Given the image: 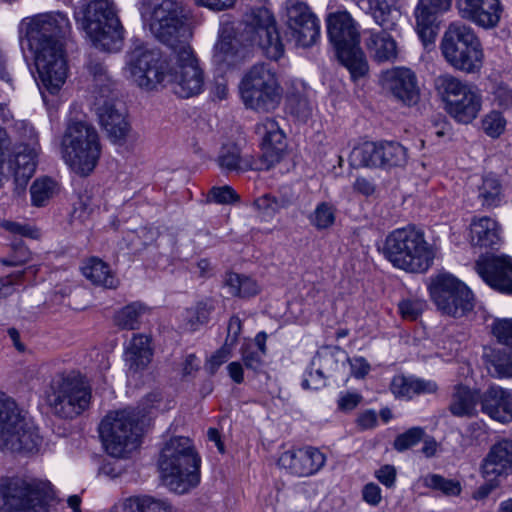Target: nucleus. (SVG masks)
Segmentation results:
<instances>
[{
  "instance_id": "obj_60",
  "label": "nucleus",
  "mask_w": 512,
  "mask_h": 512,
  "mask_svg": "<svg viewBox=\"0 0 512 512\" xmlns=\"http://www.w3.org/2000/svg\"><path fill=\"white\" fill-rule=\"evenodd\" d=\"M229 345L228 343H224V345L207 360L205 368L209 373L214 374L218 368L231 357L233 347Z\"/></svg>"
},
{
  "instance_id": "obj_10",
  "label": "nucleus",
  "mask_w": 512,
  "mask_h": 512,
  "mask_svg": "<svg viewBox=\"0 0 512 512\" xmlns=\"http://www.w3.org/2000/svg\"><path fill=\"white\" fill-rule=\"evenodd\" d=\"M146 424L145 414L127 408L109 412L101 421L99 433L108 454L125 457L138 447Z\"/></svg>"
},
{
  "instance_id": "obj_9",
  "label": "nucleus",
  "mask_w": 512,
  "mask_h": 512,
  "mask_svg": "<svg viewBox=\"0 0 512 512\" xmlns=\"http://www.w3.org/2000/svg\"><path fill=\"white\" fill-rule=\"evenodd\" d=\"M328 36L336 49L340 62L351 78L357 80L368 73L369 66L360 48L359 25L348 11H337L327 18Z\"/></svg>"
},
{
  "instance_id": "obj_64",
  "label": "nucleus",
  "mask_w": 512,
  "mask_h": 512,
  "mask_svg": "<svg viewBox=\"0 0 512 512\" xmlns=\"http://www.w3.org/2000/svg\"><path fill=\"white\" fill-rule=\"evenodd\" d=\"M486 482L480 485L472 494L476 501L485 500L495 489L500 486V479L497 477L484 478Z\"/></svg>"
},
{
  "instance_id": "obj_42",
  "label": "nucleus",
  "mask_w": 512,
  "mask_h": 512,
  "mask_svg": "<svg viewBox=\"0 0 512 512\" xmlns=\"http://www.w3.org/2000/svg\"><path fill=\"white\" fill-rule=\"evenodd\" d=\"M236 52L233 37L228 27L221 28L218 40L213 48V61L215 64L232 65L235 62Z\"/></svg>"
},
{
  "instance_id": "obj_59",
  "label": "nucleus",
  "mask_w": 512,
  "mask_h": 512,
  "mask_svg": "<svg viewBox=\"0 0 512 512\" xmlns=\"http://www.w3.org/2000/svg\"><path fill=\"white\" fill-rule=\"evenodd\" d=\"M241 355L246 368L252 369L254 371H257L261 368L263 364V358L265 356V354L259 350H256L255 346H253L251 343L245 345L242 348Z\"/></svg>"
},
{
  "instance_id": "obj_48",
  "label": "nucleus",
  "mask_w": 512,
  "mask_h": 512,
  "mask_svg": "<svg viewBox=\"0 0 512 512\" xmlns=\"http://www.w3.org/2000/svg\"><path fill=\"white\" fill-rule=\"evenodd\" d=\"M146 307L139 303H131L120 309L114 318L115 324L122 329L134 330L139 327L140 318L145 313Z\"/></svg>"
},
{
  "instance_id": "obj_58",
  "label": "nucleus",
  "mask_w": 512,
  "mask_h": 512,
  "mask_svg": "<svg viewBox=\"0 0 512 512\" xmlns=\"http://www.w3.org/2000/svg\"><path fill=\"white\" fill-rule=\"evenodd\" d=\"M492 333L499 343L512 347V319L495 320Z\"/></svg>"
},
{
  "instance_id": "obj_17",
  "label": "nucleus",
  "mask_w": 512,
  "mask_h": 512,
  "mask_svg": "<svg viewBox=\"0 0 512 512\" xmlns=\"http://www.w3.org/2000/svg\"><path fill=\"white\" fill-rule=\"evenodd\" d=\"M243 38L252 45L259 46L265 55L273 60L284 52L272 13L264 7L251 9L244 16Z\"/></svg>"
},
{
  "instance_id": "obj_36",
  "label": "nucleus",
  "mask_w": 512,
  "mask_h": 512,
  "mask_svg": "<svg viewBox=\"0 0 512 512\" xmlns=\"http://www.w3.org/2000/svg\"><path fill=\"white\" fill-rule=\"evenodd\" d=\"M218 164L222 170L246 172L248 170H265L260 161L251 155H241L240 149L234 145H224L218 155Z\"/></svg>"
},
{
  "instance_id": "obj_50",
  "label": "nucleus",
  "mask_w": 512,
  "mask_h": 512,
  "mask_svg": "<svg viewBox=\"0 0 512 512\" xmlns=\"http://www.w3.org/2000/svg\"><path fill=\"white\" fill-rule=\"evenodd\" d=\"M423 482L426 487L438 490L449 497L459 496L462 492V485L458 480L447 479L439 474H429Z\"/></svg>"
},
{
  "instance_id": "obj_2",
  "label": "nucleus",
  "mask_w": 512,
  "mask_h": 512,
  "mask_svg": "<svg viewBox=\"0 0 512 512\" xmlns=\"http://www.w3.org/2000/svg\"><path fill=\"white\" fill-rule=\"evenodd\" d=\"M126 71L140 88L152 90L160 84L183 99L200 95L205 87L204 67L187 42L172 49L165 67L158 52L136 47L127 56Z\"/></svg>"
},
{
  "instance_id": "obj_53",
  "label": "nucleus",
  "mask_w": 512,
  "mask_h": 512,
  "mask_svg": "<svg viewBox=\"0 0 512 512\" xmlns=\"http://www.w3.org/2000/svg\"><path fill=\"white\" fill-rule=\"evenodd\" d=\"M507 121L499 111H491L482 119V128L491 138H498L506 129Z\"/></svg>"
},
{
  "instance_id": "obj_29",
  "label": "nucleus",
  "mask_w": 512,
  "mask_h": 512,
  "mask_svg": "<svg viewBox=\"0 0 512 512\" xmlns=\"http://www.w3.org/2000/svg\"><path fill=\"white\" fill-rule=\"evenodd\" d=\"M364 45L369 56L378 63L394 62L398 58V44L386 29L364 32Z\"/></svg>"
},
{
  "instance_id": "obj_4",
  "label": "nucleus",
  "mask_w": 512,
  "mask_h": 512,
  "mask_svg": "<svg viewBox=\"0 0 512 512\" xmlns=\"http://www.w3.org/2000/svg\"><path fill=\"white\" fill-rule=\"evenodd\" d=\"M92 93L99 123L113 145L124 146L134 140V133L124 109L118 108L113 98V82L106 67L100 62H90Z\"/></svg>"
},
{
  "instance_id": "obj_39",
  "label": "nucleus",
  "mask_w": 512,
  "mask_h": 512,
  "mask_svg": "<svg viewBox=\"0 0 512 512\" xmlns=\"http://www.w3.org/2000/svg\"><path fill=\"white\" fill-rule=\"evenodd\" d=\"M349 163L354 168L381 167L379 143L366 141L356 145L350 152Z\"/></svg>"
},
{
  "instance_id": "obj_5",
  "label": "nucleus",
  "mask_w": 512,
  "mask_h": 512,
  "mask_svg": "<svg viewBox=\"0 0 512 512\" xmlns=\"http://www.w3.org/2000/svg\"><path fill=\"white\" fill-rule=\"evenodd\" d=\"M75 19L97 49L107 52L121 49L124 28L113 0H84L75 11Z\"/></svg>"
},
{
  "instance_id": "obj_11",
  "label": "nucleus",
  "mask_w": 512,
  "mask_h": 512,
  "mask_svg": "<svg viewBox=\"0 0 512 512\" xmlns=\"http://www.w3.org/2000/svg\"><path fill=\"white\" fill-rule=\"evenodd\" d=\"M41 443L37 428L22 413L17 403L0 393V449L34 452Z\"/></svg>"
},
{
  "instance_id": "obj_8",
  "label": "nucleus",
  "mask_w": 512,
  "mask_h": 512,
  "mask_svg": "<svg viewBox=\"0 0 512 512\" xmlns=\"http://www.w3.org/2000/svg\"><path fill=\"white\" fill-rule=\"evenodd\" d=\"M441 55L455 70L478 74L484 65V51L479 37L468 25L452 22L444 31L440 45Z\"/></svg>"
},
{
  "instance_id": "obj_26",
  "label": "nucleus",
  "mask_w": 512,
  "mask_h": 512,
  "mask_svg": "<svg viewBox=\"0 0 512 512\" xmlns=\"http://www.w3.org/2000/svg\"><path fill=\"white\" fill-rule=\"evenodd\" d=\"M481 411L500 423L512 421V390L489 386L481 393Z\"/></svg>"
},
{
  "instance_id": "obj_49",
  "label": "nucleus",
  "mask_w": 512,
  "mask_h": 512,
  "mask_svg": "<svg viewBox=\"0 0 512 512\" xmlns=\"http://www.w3.org/2000/svg\"><path fill=\"white\" fill-rule=\"evenodd\" d=\"M310 224L317 230H324L331 227L336 219V209L329 202H320L313 212L308 216Z\"/></svg>"
},
{
  "instance_id": "obj_24",
  "label": "nucleus",
  "mask_w": 512,
  "mask_h": 512,
  "mask_svg": "<svg viewBox=\"0 0 512 512\" xmlns=\"http://www.w3.org/2000/svg\"><path fill=\"white\" fill-rule=\"evenodd\" d=\"M383 84L392 95L410 106L418 102L420 89L416 74L409 68L396 67L386 71Z\"/></svg>"
},
{
  "instance_id": "obj_6",
  "label": "nucleus",
  "mask_w": 512,
  "mask_h": 512,
  "mask_svg": "<svg viewBox=\"0 0 512 512\" xmlns=\"http://www.w3.org/2000/svg\"><path fill=\"white\" fill-rule=\"evenodd\" d=\"M381 252L394 267L411 273L426 272L434 259V250L424 232L413 225L388 233Z\"/></svg>"
},
{
  "instance_id": "obj_35",
  "label": "nucleus",
  "mask_w": 512,
  "mask_h": 512,
  "mask_svg": "<svg viewBox=\"0 0 512 512\" xmlns=\"http://www.w3.org/2000/svg\"><path fill=\"white\" fill-rule=\"evenodd\" d=\"M438 389L436 382L413 376L396 375L393 377L390 390L396 398L411 399L419 394L435 393Z\"/></svg>"
},
{
  "instance_id": "obj_31",
  "label": "nucleus",
  "mask_w": 512,
  "mask_h": 512,
  "mask_svg": "<svg viewBox=\"0 0 512 512\" xmlns=\"http://www.w3.org/2000/svg\"><path fill=\"white\" fill-rule=\"evenodd\" d=\"M338 362L331 350L319 351L305 372L302 385L305 388L319 389L324 386L327 375L337 369Z\"/></svg>"
},
{
  "instance_id": "obj_61",
  "label": "nucleus",
  "mask_w": 512,
  "mask_h": 512,
  "mask_svg": "<svg viewBox=\"0 0 512 512\" xmlns=\"http://www.w3.org/2000/svg\"><path fill=\"white\" fill-rule=\"evenodd\" d=\"M363 400V396L356 391H341L338 395L337 406L343 412L354 410Z\"/></svg>"
},
{
  "instance_id": "obj_43",
  "label": "nucleus",
  "mask_w": 512,
  "mask_h": 512,
  "mask_svg": "<svg viewBox=\"0 0 512 512\" xmlns=\"http://www.w3.org/2000/svg\"><path fill=\"white\" fill-rule=\"evenodd\" d=\"M290 35L297 46L310 47L316 43L320 36V22L317 17L299 23L297 27H290Z\"/></svg>"
},
{
  "instance_id": "obj_32",
  "label": "nucleus",
  "mask_w": 512,
  "mask_h": 512,
  "mask_svg": "<svg viewBox=\"0 0 512 512\" xmlns=\"http://www.w3.org/2000/svg\"><path fill=\"white\" fill-rule=\"evenodd\" d=\"M470 241L475 247L496 248L501 243L499 224L487 216L474 218L470 224Z\"/></svg>"
},
{
  "instance_id": "obj_22",
  "label": "nucleus",
  "mask_w": 512,
  "mask_h": 512,
  "mask_svg": "<svg viewBox=\"0 0 512 512\" xmlns=\"http://www.w3.org/2000/svg\"><path fill=\"white\" fill-rule=\"evenodd\" d=\"M456 7L463 19L484 29L497 27L504 11L500 0H456Z\"/></svg>"
},
{
  "instance_id": "obj_23",
  "label": "nucleus",
  "mask_w": 512,
  "mask_h": 512,
  "mask_svg": "<svg viewBox=\"0 0 512 512\" xmlns=\"http://www.w3.org/2000/svg\"><path fill=\"white\" fill-rule=\"evenodd\" d=\"M452 0H418L414 9L416 31L425 46L434 43L438 31V16L451 7Z\"/></svg>"
},
{
  "instance_id": "obj_30",
  "label": "nucleus",
  "mask_w": 512,
  "mask_h": 512,
  "mask_svg": "<svg viewBox=\"0 0 512 512\" xmlns=\"http://www.w3.org/2000/svg\"><path fill=\"white\" fill-rule=\"evenodd\" d=\"M355 4L386 30H394L401 18L395 0H355Z\"/></svg>"
},
{
  "instance_id": "obj_28",
  "label": "nucleus",
  "mask_w": 512,
  "mask_h": 512,
  "mask_svg": "<svg viewBox=\"0 0 512 512\" xmlns=\"http://www.w3.org/2000/svg\"><path fill=\"white\" fill-rule=\"evenodd\" d=\"M152 357L151 339L145 334H133L124 344V361L129 375L145 370Z\"/></svg>"
},
{
  "instance_id": "obj_21",
  "label": "nucleus",
  "mask_w": 512,
  "mask_h": 512,
  "mask_svg": "<svg viewBox=\"0 0 512 512\" xmlns=\"http://www.w3.org/2000/svg\"><path fill=\"white\" fill-rule=\"evenodd\" d=\"M255 132L261 141L262 156L261 167L270 169L280 162L286 150L285 134L278 122L272 118H265L257 123Z\"/></svg>"
},
{
  "instance_id": "obj_13",
  "label": "nucleus",
  "mask_w": 512,
  "mask_h": 512,
  "mask_svg": "<svg viewBox=\"0 0 512 512\" xmlns=\"http://www.w3.org/2000/svg\"><path fill=\"white\" fill-rule=\"evenodd\" d=\"M46 397L56 415L74 418L88 408L91 390L79 374L71 372L54 377Z\"/></svg>"
},
{
  "instance_id": "obj_7",
  "label": "nucleus",
  "mask_w": 512,
  "mask_h": 512,
  "mask_svg": "<svg viewBox=\"0 0 512 512\" xmlns=\"http://www.w3.org/2000/svg\"><path fill=\"white\" fill-rule=\"evenodd\" d=\"M60 153L72 172L82 177L90 175L101 157L98 132L86 122L69 123L61 136Z\"/></svg>"
},
{
  "instance_id": "obj_41",
  "label": "nucleus",
  "mask_w": 512,
  "mask_h": 512,
  "mask_svg": "<svg viewBox=\"0 0 512 512\" xmlns=\"http://www.w3.org/2000/svg\"><path fill=\"white\" fill-rule=\"evenodd\" d=\"M59 191L60 186L54 179L47 176L37 178L30 187L31 202L37 207L44 206Z\"/></svg>"
},
{
  "instance_id": "obj_57",
  "label": "nucleus",
  "mask_w": 512,
  "mask_h": 512,
  "mask_svg": "<svg viewBox=\"0 0 512 512\" xmlns=\"http://www.w3.org/2000/svg\"><path fill=\"white\" fill-rule=\"evenodd\" d=\"M491 94L495 105L504 110L512 109V89L507 84L495 83Z\"/></svg>"
},
{
  "instance_id": "obj_51",
  "label": "nucleus",
  "mask_w": 512,
  "mask_h": 512,
  "mask_svg": "<svg viewBox=\"0 0 512 512\" xmlns=\"http://www.w3.org/2000/svg\"><path fill=\"white\" fill-rule=\"evenodd\" d=\"M285 10L288 28L297 27L299 23H304L316 17L305 3L299 1H287Z\"/></svg>"
},
{
  "instance_id": "obj_27",
  "label": "nucleus",
  "mask_w": 512,
  "mask_h": 512,
  "mask_svg": "<svg viewBox=\"0 0 512 512\" xmlns=\"http://www.w3.org/2000/svg\"><path fill=\"white\" fill-rule=\"evenodd\" d=\"M31 144L19 147L13 159H9V169L14 176L15 183L22 189L25 188L28 180L33 176L37 166L39 145L37 135L33 128L30 130Z\"/></svg>"
},
{
  "instance_id": "obj_37",
  "label": "nucleus",
  "mask_w": 512,
  "mask_h": 512,
  "mask_svg": "<svg viewBox=\"0 0 512 512\" xmlns=\"http://www.w3.org/2000/svg\"><path fill=\"white\" fill-rule=\"evenodd\" d=\"M83 276L91 283L108 289H115L119 280L109 265L97 257L88 259L81 268Z\"/></svg>"
},
{
  "instance_id": "obj_1",
  "label": "nucleus",
  "mask_w": 512,
  "mask_h": 512,
  "mask_svg": "<svg viewBox=\"0 0 512 512\" xmlns=\"http://www.w3.org/2000/svg\"><path fill=\"white\" fill-rule=\"evenodd\" d=\"M70 27L68 17L60 12L40 13L23 18L18 37L24 55L30 53L37 85L44 101L56 96L68 78V61L61 37Z\"/></svg>"
},
{
  "instance_id": "obj_15",
  "label": "nucleus",
  "mask_w": 512,
  "mask_h": 512,
  "mask_svg": "<svg viewBox=\"0 0 512 512\" xmlns=\"http://www.w3.org/2000/svg\"><path fill=\"white\" fill-rule=\"evenodd\" d=\"M10 512H50L56 499L49 482L36 479H13L4 494Z\"/></svg>"
},
{
  "instance_id": "obj_12",
  "label": "nucleus",
  "mask_w": 512,
  "mask_h": 512,
  "mask_svg": "<svg viewBox=\"0 0 512 512\" xmlns=\"http://www.w3.org/2000/svg\"><path fill=\"white\" fill-rule=\"evenodd\" d=\"M434 88L447 113L457 122L469 124L478 117L482 94L476 85L446 73L435 78Z\"/></svg>"
},
{
  "instance_id": "obj_54",
  "label": "nucleus",
  "mask_w": 512,
  "mask_h": 512,
  "mask_svg": "<svg viewBox=\"0 0 512 512\" xmlns=\"http://www.w3.org/2000/svg\"><path fill=\"white\" fill-rule=\"evenodd\" d=\"M426 301L419 298L403 299L398 304L401 316L406 320H416L426 309Z\"/></svg>"
},
{
  "instance_id": "obj_25",
  "label": "nucleus",
  "mask_w": 512,
  "mask_h": 512,
  "mask_svg": "<svg viewBox=\"0 0 512 512\" xmlns=\"http://www.w3.org/2000/svg\"><path fill=\"white\" fill-rule=\"evenodd\" d=\"M482 478L507 477L512 474V439L504 438L494 443L480 464Z\"/></svg>"
},
{
  "instance_id": "obj_62",
  "label": "nucleus",
  "mask_w": 512,
  "mask_h": 512,
  "mask_svg": "<svg viewBox=\"0 0 512 512\" xmlns=\"http://www.w3.org/2000/svg\"><path fill=\"white\" fill-rule=\"evenodd\" d=\"M210 198L218 204H230L239 199L236 191L230 186L214 187L211 189Z\"/></svg>"
},
{
  "instance_id": "obj_38",
  "label": "nucleus",
  "mask_w": 512,
  "mask_h": 512,
  "mask_svg": "<svg viewBox=\"0 0 512 512\" xmlns=\"http://www.w3.org/2000/svg\"><path fill=\"white\" fill-rule=\"evenodd\" d=\"M223 286L234 297L250 298L259 294L261 288L251 276L235 272H227L223 279Z\"/></svg>"
},
{
  "instance_id": "obj_33",
  "label": "nucleus",
  "mask_w": 512,
  "mask_h": 512,
  "mask_svg": "<svg viewBox=\"0 0 512 512\" xmlns=\"http://www.w3.org/2000/svg\"><path fill=\"white\" fill-rule=\"evenodd\" d=\"M110 512H176V509L167 499L140 495L119 501Z\"/></svg>"
},
{
  "instance_id": "obj_14",
  "label": "nucleus",
  "mask_w": 512,
  "mask_h": 512,
  "mask_svg": "<svg viewBox=\"0 0 512 512\" xmlns=\"http://www.w3.org/2000/svg\"><path fill=\"white\" fill-rule=\"evenodd\" d=\"M242 100L247 108L269 112L281 101V88L273 69L265 64L253 66L240 85Z\"/></svg>"
},
{
  "instance_id": "obj_19",
  "label": "nucleus",
  "mask_w": 512,
  "mask_h": 512,
  "mask_svg": "<svg viewBox=\"0 0 512 512\" xmlns=\"http://www.w3.org/2000/svg\"><path fill=\"white\" fill-rule=\"evenodd\" d=\"M475 270L491 288L512 294V258L507 255L486 254L478 258Z\"/></svg>"
},
{
  "instance_id": "obj_20",
  "label": "nucleus",
  "mask_w": 512,
  "mask_h": 512,
  "mask_svg": "<svg viewBox=\"0 0 512 512\" xmlns=\"http://www.w3.org/2000/svg\"><path fill=\"white\" fill-rule=\"evenodd\" d=\"M326 463V455L316 447L306 446L284 451L277 464L296 477H309L318 473Z\"/></svg>"
},
{
  "instance_id": "obj_56",
  "label": "nucleus",
  "mask_w": 512,
  "mask_h": 512,
  "mask_svg": "<svg viewBox=\"0 0 512 512\" xmlns=\"http://www.w3.org/2000/svg\"><path fill=\"white\" fill-rule=\"evenodd\" d=\"M287 104L290 112L302 120L311 115L312 106L306 95L292 94L288 96Z\"/></svg>"
},
{
  "instance_id": "obj_34",
  "label": "nucleus",
  "mask_w": 512,
  "mask_h": 512,
  "mask_svg": "<svg viewBox=\"0 0 512 512\" xmlns=\"http://www.w3.org/2000/svg\"><path fill=\"white\" fill-rule=\"evenodd\" d=\"M481 405V393L468 386L458 384L453 388L450 412L457 417H472L477 413V406Z\"/></svg>"
},
{
  "instance_id": "obj_44",
  "label": "nucleus",
  "mask_w": 512,
  "mask_h": 512,
  "mask_svg": "<svg viewBox=\"0 0 512 512\" xmlns=\"http://www.w3.org/2000/svg\"><path fill=\"white\" fill-rule=\"evenodd\" d=\"M290 35L297 46L310 47L316 43L320 36V22L317 17L299 23L297 27H290Z\"/></svg>"
},
{
  "instance_id": "obj_40",
  "label": "nucleus",
  "mask_w": 512,
  "mask_h": 512,
  "mask_svg": "<svg viewBox=\"0 0 512 512\" xmlns=\"http://www.w3.org/2000/svg\"><path fill=\"white\" fill-rule=\"evenodd\" d=\"M490 373L497 378H512V352L491 349L485 353Z\"/></svg>"
},
{
  "instance_id": "obj_3",
  "label": "nucleus",
  "mask_w": 512,
  "mask_h": 512,
  "mask_svg": "<svg viewBox=\"0 0 512 512\" xmlns=\"http://www.w3.org/2000/svg\"><path fill=\"white\" fill-rule=\"evenodd\" d=\"M201 459L187 437L170 438L160 452L158 466L164 485L184 494L200 482Z\"/></svg>"
},
{
  "instance_id": "obj_18",
  "label": "nucleus",
  "mask_w": 512,
  "mask_h": 512,
  "mask_svg": "<svg viewBox=\"0 0 512 512\" xmlns=\"http://www.w3.org/2000/svg\"><path fill=\"white\" fill-rule=\"evenodd\" d=\"M150 30L161 42L173 49L190 36L182 6L175 0H163L152 13Z\"/></svg>"
},
{
  "instance_id": "obj_46",
  "label": "nucleus",
  "mask_w": 512,
  "mask_h": 512,
  "mask_svg": "<svg viewBox=\"0 0 512 512\" xmlns=\"http://www.w3.org/2000/svg\"><path fill=\"white\" fill-rule=\"evenodd\" d=\"M379 156L381 167L402 166L407 161V151L397 142L379 143Z\"/></svg>"
},
{
  "instance_id": "obj_52",
  "label": "nucleus",
  "mask_w": 512,
  "mask_h": 512,
  "mask_svg": "<svg viewBox=\"0 0 512 512\" xmlns=\"http://www.w3.org/2000/svg\"><path fill=\"white\" fill-rule=\"evenodd\" d=\"M289 201L284 198H276L271 194H264L254 200L255 208L264 216L272 217L281 209L288 207Z\"/></svg>"
},
{
  "instance_id": "obj_45",
  "label": "nucleus",
  "mask_w": 512,
  "mask_h": 512,
  "mask_svg": "<svg viewBox=\"0 0 512 512\" xmlns=\"http://www.w3.org/2000/svg\"><path fill=\"white\" fill-rule=\"evenodd\" d=\"M478 198L484 207H496L501 203L502 186L496 176L487 175L483 178Z\"/></svg>"
},
{
  "instance_id": "obj_63",
  "label": "nucleus",
  "mask_w": 512,
  "mask_h": 512,
  "mask_svg": "<svg viewBox=\"0 0 512 512\" xmlns=\"http://www.w3.org/2000/svg\"><path fill=\"white\" fill-rule=\"evenodd\" d=\"M362 499L370 506H378L382 501L381 488L376 483H367L362 489Z\"/></svg>"
},
{
  "instance_id": "obj_47",
  "label": "nucleus",
  "mask_w": 512,
  "mask_h": 512,
  "mask_svg": "<svg viewBox=\"0 0 512 512\" xmlns=\"http://www.w3.org/2000/svg\"><path fill=\"white\" fill-rule=\"evenodd\" d=\"M212 305L208 301H200L194 306L186 309L183 314L184 327L187 330L195 331L209 320Z\"/></svg>"
},
{
  "instance_id": "obj_55",
  "label": "nucleus",
  "mask_w": 512,
  "mask_h": 512,
  "mask_svg": "<svg viewBox=\"0 0 512 512\" xmlns=\"http://www.w3.org/2000/svg\"><path fill=\"white\" fill-rule=\"evenodd\" d=\"M423 436L424 430L422 428H410L396 437L394 440V448L399 452L405 451L419 443Z\"/></svg>"
},
{
  "instance_id": "obj_16",
  "label": "nucleus",
  "mask_w": 512,
  "mask_h": 512,
  "mask_svg": "<svg viewBox=\"0 0 512 512\" xmlns=\"http://www.w3.org/2000/svg\"><path fill=\"white\" fill-rule=\"evenodd\" d=\"M429 292L431 300L444 315L462 317L474 308L472 291L453 275L435 277L429 285Z\"/></svg>"
}]
</instances>
